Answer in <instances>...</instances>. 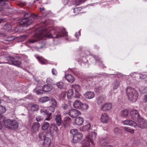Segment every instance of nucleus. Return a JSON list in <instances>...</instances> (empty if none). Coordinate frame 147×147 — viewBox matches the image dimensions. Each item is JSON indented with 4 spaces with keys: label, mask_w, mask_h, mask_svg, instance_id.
Instances as JSON below:
<instances>
[{
    "label": "nucleus",
    "mask_w": 147,
    "mask_h": 147,
    "mask_svg": "<svg viewBox=\"0 0 147 147\" xmlns=\"http://www.w3.org/2000/svg\"><path fill=\"white\" fill-rule=\"evenodd\" d=\"M38 32H36V35L37 39L32 38L30 39L28 41L31 43H33L41 38L45 37L49 38H58L64 36V31L62 30L61 32H57L53 28L49 25L45 26L41 30H39Z\"/></svg>",
    "instance_id": "1"
},
{
    "label": "nucleus",
    "mask_w": 147,
    "mask_h": 147,
    "mask_svg": "<svg viewBox=\"0 0 147 147\" xmlns=\"http://www.w3.org/2000/svg\"><path fill=\"white\" fill-rule=\"evenodd\" d=\"M37 16V15L26 12L24 14V18L19 20L18 22L20 25L27 27L32 23Z\"/></svg>",
    "instance_id": "2"
},
{
    "label": "nucleus",
    "mask_w": 147,
    "mask_h": 147,
    "mask_svg": "<svg viewBox=\"0 0 147 147\" xmlns=\"http://www.w3.org/2000/svg\"><path fill=\"white\" fill-rule=\"evenodd\" d=\"M126 92L128 98L130 100L133 102H135L137 100L138 94L135 88L128 86L126 89Z\"/></svg>",
    "instance_id": "3"
},
{
    "label": "nucleus",
    "mask_w": 147,
    "mask_h": 147,
    "mask_svg": "<svg viewBox=\"0 0 147 147\" xmlns=\"http://www.w3.org/2000/svg\"><path fill=\"white\" fill-rule=\"evenodd\" d=\"M73 105L76 109H80L83 111L87 110L89 107L87 104H83L78 100L75 101L73 104Z\"/></svg>",
    "instance_id": "4"
},
{
    "label": "nucleus",
    "mask_w": 147,
    "mask_h": 147,
    "mask_svg": "<svg viewBox=\"0 0 147 147\" xmlns=\"http://www.w3.org/2000/svg\"><path fill=\"white\" fill-rule=\"evenodd\" d=\"M11 120L9 119H5V117L0 114V129H1L3 128L1 124L3 123L5 127L8 128H10V125Z\"/></svg>",
    "instance_id": "5"
},
{
    "label": "nucleus",
    "mask_w": 147,
    "mask_h": 147,
    "mask_svg": "<svg viewBox=\"0 0 147 147\" xmlns=\"http://www.w3.org/2000/svg\"><path fill=\"white\" fill-rule=\"evenodd\" d=\"M80 114V112L78 110L74 109L70 111L66 110V111H65V115H69L72 117H75Z\"/></svg>",
    "instance_id": "6"
},
{
    "label": "nucleus",
    "mask_w": 147,
    "mask_h": 147,
    "mask_svg": "<svg viewBox=\"0 0 147 147\" xmlns=\"http://www.w3.org/2000/svg\"><path fill=\"white\" fill-rule=\"evenodd\" d=\"M9 0H0V12H6L3 9V7L2 6H4L5 9H9Z\"/></svg>",
    "instance_id": "7"
},
{
    "label": "nucleus",
    "mask_w": 147,
    "mask_h": 147,
    "mask_svg": "<svg viewBox=\"0 0 147 147\" xmlns=\"http://www.w3.org/2000/svg\"><path fill=\"white\" fill-rule=\"evenodd\" d=\"M130 115L131 118L134 120H138L140 118L138 111L135 109L131 110L130 111Z\"/></svg>",
    "instance_id": "8"
},
{
    "label": "nucleus",
    "mask_w": 147,
    "mask_h": 147,
    "mask_svg": "<svg viewBox=\"0 0 147 147\" xmlns=\"http://www.w3.org/2000/svg\"><path fill=\"white\" fill-rule=\"evenodd\" d=\"M41 113L44 115H47L48 117L45 119L46 120H49L50 119V117L51 115L52 111L50 110L49 109H46L45 108H42L40 111Z\"/></svg>",
    "instance_id": "9"
},
{
    "label": "nucleus",
    "mask_w": 147,
    "mask_h": 147,
    "mask_svg": "<svg viewBox=\"0 0 147 147\" xmlns=\"http://www.w3.org/2000/svg\"><path fill=\"white\" fill-rule=\"evenodd\" d=\"M83 136L81 132H78L76 135L73 136L72 139V142L73 143H76L80 141L82 139Z\"/></svg>",
    "instance_id": "10"
},
{
    "label": "nucleus",
    "mask_w": 147,
    "mask_h": 147,
    "mask_svg": "<svg viewBox=\"0 0 147 147\" xmlns=\"http://www.w3.org/2000/svg\"><path fill=\"white\" fill-rule=\"evenodd\" d=\"M51 144V139L47 137L45 138L43 140L42 143V147H49Z\"/></svg>",
    "instance_id": "11"
},
{
    "label": "nucleus",
    "mask_w": 147,
    "mask_h": 147,
    "mask_svg": "<svg viewBox=\"0 0 147 147\" xmlns=\"http://www.w3.org/2000/svg\"><path fill=\"white\" fill-rule=\"evenodd\" d=\"M9 59L11 61V64L13 65L18 66L22 63L21 61L17 60L16 58L14 57H9Z\"/></svg>",
    "instance_id": "12"
},
{
    "label": "nucleus",
    "mask_w": 147,
    "mask_h": 147,
    "mask_svg": "<svg viewBox=\"0 0 147 147\" xmlns=\"http://www.w3.org/2000/svg\"><path fill=\"white\" fill-rule=\"evenodd\" d=\"M123 123L125 125H129L134 127H135L137 125V124L136 122L130 120H126L123 121Z\"/></svg>",
    "instance_id": "13"
},
{
    "label": "nucleus",
    "mask_w": 147,
    "mask_h": 147,
    "mask_svg": "<svg viewBox=\"0 0 147 147\" xmlns=\"http://www.w3.org/2000/svg\"><path fill=\"white\" fill-rule=\"evenodd\" d=\"M138 121V124L139 127L140 128H144L147 126L146 122L142 119H140L137 120Z\"/></svg>",
    "instance_id": "14"
},
{
    "label": "nucleus",
    "mask_w": 147,
    "mask_h": 147,
    "mask_svg": "<svg viewBox=\"0 0 147 147\" xmlns=\"http://www.w3.org/2000/svg\"><path fill=\"white\" fill-rule=\"evenodd\" d=\"M112 107V105L110 103H106L103 105L101 108L103 111H106L110 109Z\"/></svg>",
    "instance_id": "15"
},
{
    "label": "nucleus",
    "mask_w": 147,
    "mask_h": 147,
    "mask_svg": "<svg viewBox=\"0 0 147 147\" xmlns=\"http://www.w3.org/2000/svg\"><path fill=\"white\" fill-rule=\"evenodd\" d=\"M10 128L13 129H17L19 126L18 123L15 120H11L10 125Z\"/></svg>",
    "instance_id": "16"
},
{
    "label": "nucleus",
    "mask_w": 147,
    "mask_h": 147,
    "mask_svg": "<svg viewBox=\"0 0 147 147\" xmlns=\"http://www.w3.org/2000/svg\"><path fill=\"white\" fill-rule=\"evenodd\" d=\"M109 119V117L106 113H103L100 118V121L104 123H107Z\"/></svg>",
    "instance_id": "17"
},
{
    "label": "nucleus",
    "mask_w": 147,
    "mask_h": 147,
    "mask_svg": "<svg viewBox=\"0 0 147 147\" xmlns=\"http://www.w3.org/2000/svg\"><path fill=\"white\" fill-rule=\"evenodd\" d=\"M75 122L76 125H80L83 123L84 119L82 118L81 117H78L76 118Z\"/></svg>",
    "instance_id": "18"
},
{
    "label": "nucleus",
    "mask_w": 147,
    "mask_h": 147,
    "mask_svg": "<svg viewBox=\"0 0 147 147\" xmlns=\"http://www.w3.org/2000/svg\"><path fill=\"white\" fill-rule=\"evenodd\" d=\"M71 123V119L68 117H65V128L67 127H70Z\"/></svg>",
    "instance_id": "19"
},
{
    "label": "nucleus",
    "mask_w": 147,
    "mask_h": 147,
    "mask_svg": "<svg viewBox=\"0 0 147 147\" xmlns=\"http://www.w3.org/2000/svg\"><path fill=\"white\" fill-rule=\"evenodd\" d=\"M85 96L88 99H91L94 96V92L91 91L87 92L84 94Z\"/></svg>",
    "instance_id": "20"
},
{
    "label": "nucleus",
    "mask_w": 147,
    "mask_h": 147,
    "mask_svg": "<svg viewBox=\"0 0 147 147\" xmlns=\"http://www.w3.org/2000/svg\"><path fill=\"white\" fill-rule=\"evenodd\" d=\"M65 78L66 80L69 83H73L75 80V79L71 75L67 74L65 76Z\"/></svg>",
    "instance_id": "21"
},
{
    "label": "nucleus",
    "mask_w": 147,
    "mask_h": 147,
    "mask_svg": "<svg viewBox=\"0 0 147 147\" xmlns=\"http://www.w3.org/2000/svg\"><path fill=\"white\" fill-rule=\"evenodd\" d=\"M105 99V97L102 96H100L97 98V103L98 105L101 104Z\"/></svg>",
    "instance_id": "22"
},
{
    "label": "nucleus",
    "mask_w": 147,
    "mask_h": 147,
    "mask_svg": "<svg viewBox=\"0 0 147 147\" xmlns=\"http://www.w3.org/2000/svg\"><path fill=\"white\" fill-rule=\"evenodd\" d=\"M96 138V135L95 134L93 133L90 134L88 137L87 138V140L93 144V140H94Z\"/></svg>",
    "instance_id": "23"
},
{
    "label": "nucleus",
    "mask_w": 147,
    "mask_h": 147,
    "mask_svg": "<svg viewBox=\"0 0 147 147\" xmlns=\"http://www.w3.org/2000/svg\"><path fill=\"white\" fill-rule=\"evenodd\" d=\"M39 127V123L38 122H35L32 125V129L34 131H36L38 129Z\"/></svg>",
    "instance_id": "24"
},
{
    "label": "nucleus",
    "mask_w": 147,
    "mask_h": 147,
    "mask_svg": "<svg viewBox=\"0 0 147 147\" xmlns=\"http://www.w3.org/2000/svg\"><path fill=\"white\" fill-rule=\"evenodd\" d=\"M55 121L57 125L59 126L61 125V115H58L56 116L55 118Z\"/></svg>",
    "instance_id": "25"
},
{
    "label": "nucleus",
    "mask_w": 147,
    "mask_h": 147,
    "mask_svg": "<svg viewBox=\"0 0 147 147\" xmlns=\"http://www.w3.org/2000/svg\"><path fill=\"white\" fill-rule=\"evenodd\" d=\"M52 89V87L47 84L45 85L42 88L43 90L45 92L50 91Z\"/></svg>",
    "instance_id": "26"
},
{
    "label": "nucleus",
    "mask_w": 147,
    "mask_h": 147,
    "mask_svg": "<svg viewBox=\"0 0 147 147\" xmlns=\"http://www.w3.org/2000/svg\"><path fill=\"white\" fill-rule=\"evenodd\" d=\"M129 112L126 109H124L121 111L120 115L123 117H127L128 115Z\"/></svg>",
    "instance_id": "27"
},
{
    "label": "nucleus",
    "mask_w": 147,
    "mask_h": 147,
    "mask_svg": "<svg viewBox=\"0 0 147 147\" xmlns=\"http://www.w3.org/2000/svg\"><path fill=\"white\" fill-rule=\"evenodd\" d=\"M3 28L5 30L8 31L10 30L11 28V25L9 23H7L6 24L4 25Z\"/></svg>",
    "instance_id": "28"
},
{
    "label": "nucleus",
    "mask_w": 147,
    "mask_h": 147,
    "mask_svg": "<svg viewBox=\"0 0 147 147\" xmlns=\"http://www.w3.org/2000/svg\"><path fill=\"white\" fill-rule=\"evenodd\" d=\"M39 11L42 13V16L43 17H45L47 14V13L45 11V9L43 7L39 8Z\"/></svg>",
    "instance_id": "29"
},
{
    "label": "nucleus",
    "mask_w": 147,
    "mask_h": 147,
    "mask_svg": "<svg viewBox=\"0 0 147 147\" xmlns=\"http://www.w3.org/2000/svg\"><path fill=\"white\" fill-rule=\"evenodd\" d=\"M120 82L119 80H116L113 83V89H116L119 86Z\"/></svg>",
    "instance_id": "30"
},
{
    "label": "nucleus",
    "mask_w": 147,
    "mask_h": 147,
    "mask_svg": "<svg viewBox=\"0 0 147 147\" xmlns=\"http://www.w3.org/2000/svg\"><path fill=\"white\" fill-rule=\"evenodd\" d=\"M39 109V106L36 104H33L31 107V111H36L38 110Z\"/></svg>",
    "instance_id": "31"
},
{
    "label": "nucleus",
    "mask_w": 147,
    "mask_h": 147,
    "mask_svg": "<svg viewBox=\"0 0 147 147\" xmlns=\"http://www.w3.org/2000/svg\"><path fill=\"white\" fill-rule=\"evenodd\" d=\"M72 88L74 89L75 91H80V87L78 84H73L72 86Z\"/></svg>",
    "instance_id": "32"
},
{
    "label": "nucleus",
    "mask_w": 147,
    "mask_h": 147,
    "mask_svg": "<svg viewBox=\"0 0 147 147\" xmlns=\"http://www.w3.org/2000/svg\"><path fill=\"white\" fill-rule=\"evenodd\" d=\"M49 125L48 122L44 123L41 127V129L43 130H46L49 127Z\"/></svg>",
    "instance_id": "33"
},
{
    "label": "nucleus",
    "mask_w": 147,
    "mask_h": 147,
    "mask_svg": "<svg viewBox=\"0 0 147 147\" xmlns=\"http://www.w3.org/2000/svg\"><path fill=\"white\" fill-rule=\"evenodd\" d=\"M39 139L41 140H43L45 138L47 137L46 136L45 132H40L39 134Z\"/></svg>",
    "instance_id": "34"
},
{
    "label": "nucleus",
    "mask_w": 147,
    "mask_h": 147,
    "mask_svg": "<svg viewBox=\"0 0 147 147\" xmlns=\"http://www.w3.org/2000/svg\"><path fill=\"white\" fill-rule=\"evenodd\" d=\"M50 129L51 131H57L58 128L56 125L54 124H52L50 126Z\"/></svg>",
    "instance_id": "35"
},
{
    "label": "nucleus",
    "mask_w": 147,
    "mask_h": 147,
    "mask_svg": "<svg viewBox=\"0 0 147 147\" xmlns=\"http://www.w3.org/2000/svg\"><path fill=\"white\" fill-rule=\"evenodd\" d=\"M121 130L119 128L117 127L115 128L113 130L114 134L116 135H117L120 133Z\"/></svg>",
    "instance_id": "36"
},
{
    "label": "nucleus",
    "mask_w": 147,
    "mask_h": 147,
    "mask_svg": "<svg viewBox=\"0 0 147 147\" xmlns=\"http://www.w3.org/2000/svg\"><path fill=\"white\" fill-rule=\"evenodd\" d=\"M37 58L39 60V62L42 64H45L46 63V60L42 57L39 56L37 57Z\"/></svg>",
    "instance_id": "37"
},
{
    "label": "nucleus",
    "mask_w": 147,
    "mask_h": 147,
    "mask_svg": "<svg viewBox=\"0 0 147 147\" xmlns=\"http://www.w3.org/2000/svg\"><path fill=\"white\" fill-rule=\"evenodd\" d=\"M90 124L89 123L83 126L82 128V129L83 130L88 131L90 128Z\"/></svg>",
    "instance_id": "38"
},
{
    "label": "nucleus",
    "mask_w": 147,
    "mask_h": 147,
    "mask_svg": "<svg viewBox=\"0 0 147 147\" xmlns=\"http://www.w3.org/2000/svg\"><path fill=\"white\" fill-rule=\"evenodd\" d=\"M74 92L73 90L71 89H69L68 90L67 93V97L69 99V98L73 94Z\"/></svg>",
    "instance_id": "39"
},
{
    "label": "nucleus",
    "mask_w": 147,
    "mask_h": 147,
    "mask_svg": "<svg viewBox=\"0 0 147 147\" xmlns=\"http://www.w3.org/2000/svg\"><path fill=\"white\" fill-rule=\"evenodd\" d=\"M6 111V109L5 107L0 105V114L1 115V113H3L5 112Z\"/></svg>",
    "instance_id": "40"
},
{
    "label": "nucleus",
    "mask_w": 147,
    "mask_h": 147,
    "mask_svg": "<svg viewBox=\"0 0 147 147\" xmlns=\"http://www.w3.org/2000/svg\"><path fill=\"white\" fill-rule=\"evenodd\" d=\"M70 134H72L73 136L76 135L78 132V130L77 129H73L70 130Z\"/></svg>",
    "instance_id": "41"
},
{
    "label": "nucleus",
    "mask_w": 147,
    "mask_h": 147,
    "mask_svg": "<svg viewBox=\"0 0 147 147\" xmlns=\"http://www.w3.org/2000/svg\"><path fill=\"white\" fill-rule=\"evenodd\" d=\"M57 85L59 88L61 89L63 88L64 87V84L62 82H59L57 83Z\"/></svg>",
    "instance_id": "42"
},
{
    "label": "nucleus",
    "mask_w": 147,
    "mask_h": 147,
    "mask_svg": "<svg viewBox=\"0 0 147 147\" xmlns=\"http://www.w3.org/2000/svg\"><path fill=\"white\" fill-rule=\"evenodd\" d=\"M90 142L88 140L85 141V142L83 144L82 147H89Z\"/></svg>",
    "instance_id": "43"
},
{
    "label": "nucleus",
    "mask_w": 147,
    "mask_h": 147,
    "mask_svg": "<svg viewBox=\"0 0 147 147\" xmlns=\"http://www.w3.org/2000/svg\"><path fill=\"white\" fill-rule=\"evenodd\" d=\"M147 78V75L145 73L141 74L140 76V78L141 79H144Z\"/></svg>",
    "instance_id": "44"
},
{
    "label": "nucleus",
    "mask_w": 147,
    "mask_h": 147,
    "mask_svg": "<svg viewBox=\"0 0 147 147\" xmlns=\"http://www.w3.org/2000/svg\"><path fill=\"white\" fill-rule=\"evenodd\" d=\"M95 59L96 61H98L99 64L100 66H102L103 67H104V65L102 63V62L100 60V59L98 57L95 58Z\"/></svg>",
    "instance_id": "45"
},
{
    "label": "nucleus",
    "mask_w": 147,
    "mask_h": 147,
    "mask_svg": "<svg viewBox=\"0 0 147 147\" xmlns=\"http://www.w3.org/2000/svg\"><path fill=\"white\" fill-rule=\"evenodd\" d=\"M42 102H45L49 100V98L48 97H42L41 98Z\"/></svg>",
    "instance_id": "46"
},
{
    "label": "nucleus",
    "mask_w": 147,
    "mask_h": 147,
    "mask_svg": "<svg viewBox=\"0 0 147 147\" xmlns=\"http://www.w3.org/2000/svg\"><path fill=\"white\" fill-rule=\"evenodd\" d=\"M79 91H75L74 97L76 98H78L80 97V95L78 92Z\"/></svg>",
    "instance_id": "47"
},
{
    "label": "nucleus",
    "mask_w": 147,
    "mask_h": 147,
    "mask_svg": "<svg viewBox=\"0 0 147 147\" xmlns=\"http://www.w3.org/2000/svg\"><path fill=\"white\" fill-rule=\"evenodd\" d=\"M108 140V138H102V139H101V141H100V143L101 144L102 143H103V142H104L105 143H107V140Z\"/></svg>",
    "instance_id": "48"
},
{
    "label": "nucleus",
    "mask_w": 147,
    "mask_h": 147,
    "mask_svg": "<svg viewBox=\"0 0 147 147\" xmlns=\"http://www.w3.org/2000/svg\"><path fill=\"white\" fill-rule=\"evenodd\" d=\"M50 102L53 104L54 106H56L57 105V102L54 99H52L50 101Z\"/></svg>",
    "instance_id": "49"
},
{
    "label": "nucleus",
    "mask_w": 147,
    "mask_h": 147,
    "mask_svg": "<svg viewBox=\"0 0 147 147\" xmlns=\"http://www.w3.org/2000/svg\"><path fill=\"white\" fill-rule=\"evenodd\" d=\"M52 81V80L50 78H48L46 80V82L48 84H51Z\"/></svg>",
    "instance_id": "50"
},
{
    "label": "nucleus",
    "mask_w": 147,
    "mask_h": 147,
    "mask_svg": "<svg viewBox=\"0 0 147 147\" xmlns=\"http://www.w3.org/2000/svg\"><path fill=\"white\" fill-rule=\"evenodd\" d=\"M52 74L55 76H57V72L56 70L55 69H53L52 70Z\"/></svg>",
    "instance_id": "51"
},
{
    "label": "nucleus",
    "mask_w": 147,
    "mask_h": 147,
    "mask_svg": "<svg viewBox=\"0 0 147 147\" xmlns=\"http://www.w3.org/2000/svg\"><path fill=\"white\" fill-rule=\"evenodd\" d=\"M15 39V37L13 36H11L7 38L6 40L9 41H12Z\"/></svg>",
    "instance_id": "52"
},
{
    "label": "nucleus",
    "mask_w": 147,
    "mask_h": 147,
    "mask_svg": "<svg viewBox=\"0 0 147 147\" xmlns=\"http://www.w3.org/2000/svg\"><path fill=\"white\" fill-rule=\"evenodd\" d=\"M80 35V31H79L78 33H76L75 34L76 37L78 38L79 36Z\"/></svg>",
    "instance_id": "53"
},
{
    "label": "nucleus",
    "mask_w": 147,
    "mask_h": 147,
    "mask_svg": "<svg viewBox=\"0 0 147 147\" xmlns=\"http://www.w3.org/2000/svg\"><path fill=\"white\" fill-rule=\"evenodd\" d=\"M41 119V117L38 116H37L36 118V120L37 121H39Z\"/></svg>",
    "instance_id": "54"
},
{
    "label": "nucleus",
    "mask_w": 147,
    "mask_h": 147,
    "mask_svg": "<svg viewBox=\"0 0 147 147\" xmlns=\"http://www.w3.org/2000/svg\"><path fill=\"white\" fill-rule=\"evenodd\" d=\"M143 100L146 102H147V94L144 95Z\"/></svg>",
    "instance_id": "55"
},
{
    "label": "nucleus",
    "mask_w": 147,
    "mask_h": 147,
    "mask_svg": "<svg viewBox=\"0 0 147 147\" xmlns=\"http://www.w3.org/2000/svg\"><path fill=\"white\" fill-rule=\"evenodd\" d=\"M65 39L67 40L68 38H67V32H66L65 30Z\"/></svg>",
    "instance_id": "56"
},
{
    "label": "nucleus",
    "mask_w": 147,
    "mask_h": 147,
    "mask_svg": "<svg viewBox=\"0 0 147 147\" xmlns=\"http://www.w3.org/2000/svg\"><path fill=\"white\" fill-rule=\"evenodd\" d=\"M40 0H34L33 2V3H40Z\"/></svg>",
    "instance_id": "57"
},
{
    "label": "nucleus",
    "mask_w": 147,
    "mask_h": 147,
    "mask_svg": "<svg viewBox=\"0 0 147 147\" xmlns=\"http://www.w3.org/2000/svg\"><path fill=\"white\" fill-rule=\"evenodd\" d=\"M117 77L118 78H120L123 75L121 73L118 74H117Z\"/></svg>",
    "instance_id": "58"
},
{
    "label": "nucleus",
    "mask_w": 147,
    "mask_h": 147,
    "mask_svg": "<svg viewBox=\"0 0 147 147\" xmlns=\"http://www.w3.org/2000/svg\"><path fill=\"white\" fill-rule=\"evenodd\" d=\"M27 37V36L26 35H23L21 37L22 38H23L24 39H25L26 37Z\"/></svg>",
    "instance_id": "59"
},
{
    "label": "nucleus",
    "mask_w": 147,
    "mask_h": 147,
    "mask_svg": "<svg viewBox=\"0 0 147 147\" xmlns=\"http://www.w3.org/2000/svg\"><path fill=\"white\" fill-rule=\"evenodd\" d=\"M36 93L37 94H40L41 93L39 90H37L36 91Z\"/></svg>",
    "instance_id": "60"
},
{
    "label": "nucleus",
    "mask_w": 147,
    "mask_h": 147,
    "mask_svg": "<svg viewBox=\"0 0 147 147\" xmlns=\"http://www.w3.org/2000/svg\"><path fill=\"white\" fill-rule=\"evenodd\" d=\"M100 90V89L99 88H96L95 89V91H96V92H99Z\"/></svg>",
    "instance_id": "61"
},
{
    "label": "nucleus",
    "mask_w": 147,
    "mask_h": 147,
    "mask_svg": "<svg viewBox=\"0 0 147 147\" xmlns=\"http://www.w3.org/2000/svg\"><path fill=\"white\" fill-rule=\"evenodd\" d=\"M77 10H78V8H75L74 9V12H75Z\"/></svg>",
    "instance_id": "62"
},
{
    "label": "nucleus",
    "mask_w": 147,
    "mask_h": 147,
    "mask_svg": "<svg viewBox=\"0 0 147 147\" xmlns=\"http://www.w3.org/2000/svg\"><path fill=\"white\" fill-rule=\"evenodd\" d=\"M3 35V34L0 31V37L2 36Z\"/></svg>",
    "instance_id": "63"
},
{
    "label": "nucleus",
    "mask_w": 147,
    "mask_h": 147,
    "mask_svg": "<svg viewBox=\"0 0 147 147\" xmlns=\"http://www.w3.org/2000/svg\"><path fill=\"white\" fill-rule=\"evenodd\" d=\"M106 147H113V146L111 145H108Z\"/></svg>",
    "instance_id": "64"
}]
</instances>
